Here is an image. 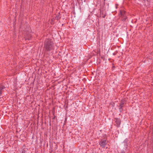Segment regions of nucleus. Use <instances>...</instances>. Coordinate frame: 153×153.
Masks as SVG:
<instances>
[{
	"mask_svg": "<svg viewBox=\"0 0 153 153\" xmlns=\"http://www.w3.org/2000/svg\"><path fill=\"white\" fill-rule=\"evenodd\" d=\"M53 44L51 40L47 39L45 41L44 48L47 51H50L52 49Z\"/></svg>",
	"mask_w": 153,
	"mask_h": 153,
	"instance_id": "f257e3e1",
	"label": "nucleus"
},
{
	"mask_svg": "<svg viewBox=\"0 0 153 153\" xmlns=\"http://www.w3.org/2000/svg\"><path fill=\"white\" fill-rule=\"evenodd\" d=\"M25 38L26 40H29L31 37V34L29 32H26L25 33Z\"/></svg>",
	"mask_w": 153,
	"mask_h": 153,
	"instance_id": "f03ea898",
	"label": "nucleus"
},
{
	"mask_svg": "<svg viewBox=\"0 0 153 153\" xmlns=\"http://www.w3.org/2000/svg\"><path fill=\"white\" fill-rule=\"evenodd\" d=\"M106 143V140H104L100 142V144L101 147L102 148H104L105 147Z\"/></svg>",
	"mask_w": 153,
	"mask_h": 153,
	"instance_id": "7ed1b4c3",
	"label": "nucleus"
},
{
	"mask_svg": "<svg viewBox=\"0 0 153 153\" xmlns=\"http://www.w3.org/2000/svg\"><path fill=\"white\" fill-rule=\"evenodd\" d=\"M125 12L124 10H120V14L123 17H125L124 19L126 20V18L125 16Z\"/></svg>",
	"mask_w": 153,
	"mask_h": 153,
	"instance_id": "20e7f679",
	"label": "nucleus"
},
{
	"mask_svg": "<svg viewBox=\"0 0 153 153\" xmlns=\"http://www.w3.org/2000/svg\"><path fill=\"white\" fill-rule=\"evenodd\" d=\"M115 122L117 125V127H118L120 126V120L118 119H117L116 120Z\"/></svg>",
	"mask_w": 153,
	"mask_h": 153,
	"instance_id": "39448f33",
	"label": "nucleus"
},
{
	"mask_svg": "<svg viewBox=\"0 0 153 153\" xmlns=\"http://www.w3.org/2000/svg\"><path fill=\"white\" fill-rule=\"evenodd\" d=\"M5 88V87L3 86H1L0 87V90H1L2 91V90L4 89Z\"/></svg>",
	"mask_w": 153,
	"mask_h": 153,
	"instance_id": "423d86ee",
	"label": "nucleus"
},
{
	"mask_svg": "<svg viewBox=\"0 0 153 153\" xmlns=\"http://www.w3.org/2000/svg\"><path fill=\"white\" fill-rule=\"evenodd\" d=\"M123 103H122V102H121V103H120V105H119V107H123Z\"/></svg>",
	"mask_w": 153,
	"mask_h": 153,
	"instance_id": "0eeeda50",
	"label": "nucleus"
},
{
	"mask_svg": "<svg viewBox=\"0 0 153 153\" xmlns=\"http://www.w3.org/2000/svg\"><path fill=\"white\" fill-rule=\"evenodd\" d=\"M119 110H120V112H121L123 110L122 107H119Z\"/></svg>",
	"mask_w": 153,
	"mask_h": 153,
	"instance_id": "6e6552de",
	"label": "nucleus"
},
{
	"mask_svg": "<svg viewBox=\"0 0 153 153\" xmlns=\"http://www.w3.org/2000/svg\"><path fill=\"white\" fill-rule=\"evenodd\" d=\"M2 91L1 90H0V95H1L2 94Z\"/></svg>",
	"mask_w": 153,
	"mask_h": 153,
	"instance_id": "1a4fd4ad",
	"label": "nucleus"
},
{
	"mask_svg": "<svg viewBox=\"0 0 153 153\" xmlns=\"http://www.w3.org/2000/svg\"><path fill=\"white\" fill-rule=\"evenodd\" d=\"M105 17V16H103V18H104Z\"/></svg>",
	"mask_w": 153,
	"mask_h": 153,
	"instance_id": "9d476101",
	"label": "nucleus"
}]
</instances>
